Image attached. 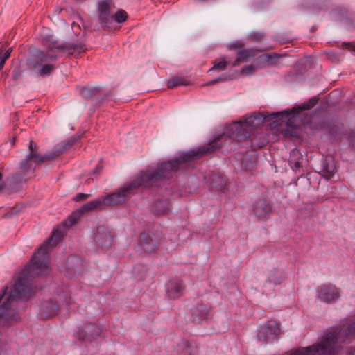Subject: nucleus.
Listing matches in <instances>:
<instances>
[{
	"label": "nucleus",
	"instance_id": "nucleus-17",
	"mask_svg": "<svg viewBox=\"0 0 355 355\" xmlns=\"http://www.w3.org/2000/svg\"><path fill=\"white\" fill-rule=\"evenodd\" d=\"M209 310L205 305L198 304L192 310L193 322L200 323L208 318Z\"/></svg>",
	"mask_w": 355,
	"mask_h": 355
},
{
	"label": "nucleus",
	"instance_id": "nucleus-23",
	"mask_svg": "<svg viewBox=\"0 0 355 355\" xmlns=\"http://www.w3.org/2000/svg\"><path fill=\"white\" fill-rule=\"evenodd\" d=\"M336 173V167L334 162L328 163L326 166H324L322 170V176L327 180L331 179Z\"/></svg>",
	"mask_w": 355,
	"mask_h": 355
},
{
	"label": "nucleus",
	"instance_id": "nucleus-40",
	"mask_svg": "<svg viewBox=\"0 0 355 355\" xmlns=\"http://www.w3.org/2000/svg\"><path fill=\"white\" fill-rule=\"evenodd\" d=\"M272 56L278 57V55H276V54H273V55H272Z\"/></svg>",
	"mask_w": 355,
	"mask_h": 355
},
{
	"label": "nucleus",
	"instance_id": "nucleus-36",
	"mask_svg": "<svg viewBox=\"0 0 355 355\" xmlns=\"http://www.w3.org/2000/svg\"><path fill=\"white\" fill-rule=\"evenodd\" d=\"M216 81V80H212V81H211V82L208 83L207 85H210V84H211V83H215Z\"/></svg>",
	"mask_w": 355,
	"mask_h": 355
},
{
	"label": "nucleus",
	"instance_id": "nucleus-12",
	"mask_svg": "<svg viewBox=\"0 0 355 355\" xmlns=\"http://www.w3.org/2000/svg\"><path fill=\"white\" fill-rule=\"evenodd\" d=\"M139 240L141 247L146 252L150 253L157 250L159 245L158 238L151 232L141 234Z\"/></svg>",
	"mask_w": 355,
	"mask_h": 355
},
{
	"label": "nucleus",
	"instance_id": "nucleus-27",
	"mask_svg": "<svg viewBox=\"0 0 355 355\" xmlns=\"http://www.w3.org/2000/svg\"><path fill=\"white\" fill-rule=\"evenodd\" d=\"M12 48H8L4 53L0 51V71L3 69L6 60L10 57Z\"/></svg>",
	"mask_w": 355,
	"mask_h": 355
},
{
	"label": "nucleus",
	"instance_id": "nucleus-6",
	"mask_svg": "<svg viewBox=\"0 0 355 355\" xmlns=\"http://www.w3.org/2000/svg\"><path fill=\"white\" fill-rule=\"evenodd\" d=\"M318 98L315 96L311 98L308 101L302 103L297 107L293 108L291 112L285 110L281 112H275L271 114L274 119H277L280 126L285 125L294 130L297 127V122L300 119L301 111L311 109L318 102Z\"/></svg>",
	"mask_w": 355,
	"mask_h": 355
},
{
	"label": "nucleus",
	"instance_id": "nucleus-28",
	"mask_svg": "<svg viewBox=\"0 0 355 355\" xmlns=\"http://www.w3.org/2000/svg\"><path fill=\"white\" fill-rule=\"evenodd\" d=\"M127 17L126 12L123 10H120L112 16V19L117 23H123L126 20Z\"/></svg>",
	"mask_w": 355,
	"mask_h": 355
},
{
	"label": "nucleus",
	"instance_id": "nucleus-39",
	"mask_svg": "<svg viewBox=\"0 0 355 355\" xmlns=\"http://www.w3.org/2000/svg\"><path fill=\"white\" fill-rule=\"evenodd\" d=\"M2 179V174L0 173V181Z\"/></svg>",
	"mask_w": 355,
	"mask_h": 355
},
{
	"label": "nucleus",
	"instance_id": "nucleus-26",
	"mask_svg": "<svg viewBox=\"0 0 355 355\" xmlns=\"http://www.w3.org/2000/svg\"><path fill=\"white\" fill-rule=\"evenodd\" d=\"M228 64L229 63L225 59L216 60L214 62L212 68L209 69V71L214 70L223 71L226 69Z\"/></svg>",
	"mask_w": 355,
	"mask_h": 355
},
{
	"label": "nucleus",
	"instance_id": "nucleus-14",
	"mask_svg": "<svg viewBox=\"0 0 355 355\" xmlns=\"http://www.w3.org/2000/svg\"><path fill=\"white\" fill-rule=\"evenodd\" d=\"M58 302L54 304L53 302L45 304L42 306V309L49 310V313L46 317H51L57 313L58 309L63 305H69L71 303V298L65 293L58 294Z\"/></svg>",
	"mask_w": 355,
	"mask_h": 355
},
{
	"label": "nucleus",
	"instance_id": "nucleus-1",
	"mask_svg": "<svg viewBox=\"0 0 355 355\" xmlns=\"http://www.w3.org/2000/svg\"><path fill=\"white\" fill-rule=\"evenodd\" d=\"M103 205H105L103 198L84 204L53 230L49 239L33 255L30 264L26 266L20 272L9 296L1 306L0 318L4 317L14 300H27L35 293V289L32 288L31 284L32 278L45 275L50 270L49 249L55 246L60 241L66 233V230L76 223L81 214L88 211L101 209Z\"/></svg>",
	"mask_w": 355,
	"mask_h": 355
},
{
	"label": "nucleus",
	"instance_id": "nucleus-41",
	"mask_svg": "<svg viewBox=\"0 0 355 355\" xmlns=\"http://www.w3.org/2000/svg\"><path fill=\"white\" fill-rule=\"evenodd\" d=\"M143 270H146V268L144 266L142 267Z\"/></svg>",
	"mask_w": 355,
	"mask_h": 355
},
{
	"label": "nucleus",
	"instance_id": "nucleus-30",
	"mask_svg": "<svg viewBox=\"0 0 355 355\" xmlns=\"http://www.w3.org/2000/svg\"><path fill=\"white\" fill-rule=\"evenodd\" d=\"M254 71H255L254 65L251 64V65L245 66V67H243L242 69L241 70V73L249 75V74H251Z\"/></svg>",
	"mask_w": 355,
	"mask_h": 355
},
{
	"label": "nucleus",
	"instance_id": "nucleus-31",
	"mask_svg": "<svg viewBox=\"0 0 355 355\" xmlns=\"http://www.w3.org/2000/svg\"><path fill=\"white\" fill-rule=\"evenodd\" d=\"M250 37L253 40H261L263 37V34L261 32H253Z\"/></svg>",
	"mask_w": 355,
	"mask_h": 355
},
{
	"label": "nucleus",
	"instance_id": "nucleus-24",
	"mask_svg": "<svg viewBox=\"0 0 355 355\" xmlns=\"http://www.w3.org/2000/svg\"><path fill=\"white\" fill-rule=\"evenodd\" d=\"M189 84V81L178 76L173 77L167 81V87L172 88L179 85H187Z\"/></svg>",
	"mask_w": 355,
	"mask_h": 355
},
{
	"label": "nucleus",
	"instance_id": "nucleus-25",
	"mask_svg": "<svg viewBox=\"0 0 355 355\" xmlns=\"http://www.w3.org/2000/svg\"><path fill=\"white\" fill-rule=\"evenodd\" d=\"M282 280V272L280 270H275L268 275V281L274 285L279 284Z\"/></svg>",
	"mask_w": 355,
	"mask_h": 355
},
{
	"label": "nucleus",
	"instance_id": "nucleus-15",
	"mask_svg": "<svg viewBox=\"0 0 355 355\" xmlns=\"http://www.w3.org/2000/svg\"><path fill=\"white\" fill-rule=\"evenodd\" d=\"M94 241L101 248H107L111 245L112 236L110 232L105 227H99L94 236Z\"/></svg>",
	"mask_w": 355,
	"mask_h": 355
},
{
	"label": "nucleus",
	"instance_id": "nucleus-8",
	"mask_svg": "<svg viewBox=\"0 0 355 355\" xmlns=\"http://www.w3.org/2000/svg\"><path fill=\"white\" fill-rule=\"evenodd\" d=\"M28 147L30 152L26 158L22 160L21 162V168L24 171L32 170L34 168V166H33V164L35 165L40 164L43 163L45 160L53 158V156L51 155H40L35 150V146H33V142L31 141L29 142Z\"/></svg>",
	"mask_w": 355,
	"mask_h": 355
},
{
	"label": "nucleus",
	"instance_id": "nucleus-5",
	"mask_svg": "<svg viewBox=\"0 0 355 355\" xmlns=\"http://www.w3.org/2000/svg\"><path fill=\"white\" fill-rule=\"evenodd\" d=\"M85 51V47L80 42L65 43L59 44L56 42H52L46 51H39L35 53L36 62L30 63L33 70L37 71L40 76H46L53 69V64H41L38 62H49L56 59L60 54L77 55Z\"/></svg>",
	"mask_w": 355,
	"mask_h": 355
},
{
	"label": "nucleus",
	"instance_id": "nucleus-13",
	"mask_svg": "<svg viewBox=\"0 0 355 355\" xmlns=\"http://www.w3.org/2000/svg\"><path fill=\"white\" fill-rule=\"evenodd\" d=\"M112 4V0H101L98 3V12L101 23L105 26H108L112 20V16L110 10Z\"/></svg>",
	"mask_w": 355,
	"mask_h": 355
},
{
	"label": "nucleus",
	"instance_id": "nucleus-22",
	"mask_svg": "<svg viewBox=\"0 0 355 355\" xmlns=\"http://www.w3.org/2000/svg\"><path fill=\"white\" fill-rule=\"evenodd\" d=\"M226 184L225 179L218 174L213 173L210 177V186L212 190L222 191Z\"/></svg>",
	"mask_w": 355,
	"mask_h": 355
},
{
	"label": "nucleus",
	"instance_id": "nucleus-33",
	"mask_svg": "<svg viewBox=\"0 0 355 355\" xmlns=\"http://www.w3.org/2000/svg\"><path fill=\"white\" fill-rule=\"evenodd\" d=\"M20 76H21V71H20L19 69L15 68L12 71L13 79L17 80V78H19Z\"/></svg>",
	"mask_w": 355,
	"mask_h": 355
},
{
	"label": "nucleus",
	"instance_id": "nucleus-9",
	"mask_svg": "<svg viewBox=\"0 0 355 355\" xmlns=\"http://www.w3.org/2000/svg\"><path fill=\"white\" fill-rule=\"evenodd\" d=\"M316 297L322 302L331 303L340 298L338 289L331 284H324L316 291Z\"/></svg>",
	"mask_w": 355,
	"mask_h": 355
},
{
	"label": "nucleus",
	"instance_id": "nucleus-18",
	"mask_svg": "<svg viewBox=\"0 0 355 355\" xmlns=\"http://www.w3.org/2000/svg\"><path fill=\"white\" fill-rule=\"evenodd\" d=\"M252 211L257 216L263 218L271 211V206L265 200H259L254 205Z\"/></svg>",
	"mask_w": 355,
	"mask_h": 355
},
{
	"label": "nucleus",
	"instance_id": "nucleus-35",
	"mask_svg": "<svg viewBox=\"0 0 355 355\" xmlns=\"http://www.w3.org/2000/svg\"><path fill=\"white\" fill-rule=\"evenodd\" d=\"M345 353L349 355H355V352H354L353 351L351 350H347Z\"/></svg>",
	"mask_w": 355,
	"mask_h": 355
},
{
	"label": "nucleus",
	"instance_id": "nucleus-16",
	"mask_svg": "<svg viewBox=\"0 0 355 355\" xmlns=\"http://www.w3.org/2000/svg\"><path fill=\"white\" fill-rule=\"evenodd\" d=\"M184 286L181 281L170 280L166 285V295L170 299H176L181 296Z\"/></svg>",
	"mask_w": 355,
	"mask_h": 355
},
{
	"label": "nucleus",
	"instance_id": "nucleus-2",
	"mask_svg": "<svg viewBox=\"0 0 355 355\" xmlns=\"http://www.w3.org/2000/svg\"><path fill=\"white\" fill-rule=\"evenodd\" d=\"M184 165V159L179 155L172 161L162 163L154 171L148 173L141 171L135 180L125 183L120 190L103 197L104 204L111 206L121 204L125 202L128 194L139 187H159L164 179L168 178L172 172L177 171Z\"/></svg>",
	"mask_w": 355,
	"mask_h": 355
},
{
	"label": "nucleus",
	"instance_id": "nucleus-32",
	"mask_svg": "<svg viewBox=\"0 0 355 355\" xmlns=\"http://www.w3.org/2000/svg\"><path fill=\"white\" fill-rule=\"evenodd\" d=\"M87 197V194L80 193L76 194V196L74 197L73 200L75 201H80V200L85 199Z\"/></svg>",
	"mask_w": 355,
	"mask_h": 355
},
{
	"label": "nucleus",
	"instance_id": "nucleus-4",
	"mask_svg": "<svg viewBox=\"0 0 355 355\" xmlns=\"http://www.w3.org/2000/svg\"><path fill=\"white\" fill-rule=\"evenodd\" d=\"M355 336V315L349 317L340 329L324 334L316 343L306 347H300L291 350L290 355H336L340 347V342H345Z\"/></svg>",
	"mask_w": 355,
	"mask_h": 355
},
{
	"label": "nucleus",
	"instance_id": "nucleus-7",
	"mask_svg": "<svg viewBox=\"0 0 355 355\" xmlns=\"http://www.w3.org/2000/svg\"><path fill=\"white\" fill-rule=\"evenodd\" d=\"M281 334V323L275 320H267L257 329L256 340L261 345L271 344L277 340Z\"/></svg>",
	"mask_w": 355,
	"mask_h": 355
},
{
	"label": "nucleus",
	"instance_id": "nucleus-10",
	"mask_svg": "<svg viewBox=\"0 0 355 355\" xmlns=\"http://www.w3.org/2000/svg\"><path fill=\"white\" fill-rule=\"evenodd\" d=\"M101 329L95 324H87L82 326L76 333L75 336L83 341H92L101 334Z\"/></svg>",
	"mask_w": 355,
	"mask_h": 355
},
{
	"label": "nucleus",
	"instance_id": "nucleus-11",
	"mask_svg": "<svg viewBox=\"0 0 355 355\" xmlns=\"http://www.w3.org/2000/svg\"><path fill=\"white\" fill-rule=\"evenodd\" d=\"M82 266L83 260L76 256H70L67 260L66 266L60 267V270L68 277L71 278L81 271Z\"/></svg>",
	"mask_w": 355,
	"mask_h": 355
},
{
	"label": "nucleus",
	"instance_id": "nucleus-3",
	"mask_svg": "<svg viewBox=\"0 0 355 355\" xmlns=\"http://www.w3.org/2000/svg\"><path fill=\"white\" fill-rule=\"evenodd\" d=\"M264 116L261 114L246 116L243 121H236L228 124L225 127L222 134L217 135L207 145L199 147L180 153V158L184 159L185 163L200 158L207 153L215 151L220 147L218 142L224 138L232 139L238 141L244 140L250 136L252 129L257 128L264 121Z\"/></svg>",
	"mask_w": 355,
	"mask_h": 355
},
{
	"label": "nucleus",
	"instance_id": "nucleus-37",
	"mask_svg": "<svg viewBox=\"0 0 355 355\" xmlns=\"http://www.w3.org/2000/svg\"><path fill=\"white\" fill-rule=\"evenodd\" d=\"M3 189V185L0 184V191H1Z\"/></svg>",
	"mask_w": 355,
	"mask_h": 355
},
{
	"label": "nucleus",
	"instance_id": "nucleus-21",
	"mask_svg": "<svg viewBox=\"0 0 355 355\" xmlns=\"http://www.w3.org/2000/svg\"><path fill=\"white\" fill-rule=\"evenodd\" d=\"M256 51L253 49H243L238 52L236 59L233 63V67L238 65L240 62H248L250 58L256 55Z\"/></svg>",
	"mask_w": 355,
	"mask_h": 355
},
{
	"label": "nucleus",
	"instance_id": "nucleus-19",
	"mask_svg": "<svg viewBox=\"0 0 355 355\" xmlns=\"http://www.w3.org/2000/svg\"><path fill=\"white\" fill-rule=\"evenodd\" d=\"M197 352L196 346L189 341L182 343L177 348L178 355H196Z\"/></svg>",
	"mask_w": 355,
	"mask_h": 355
},
{
	"label": "nucleus",
	"instance_id": "nucleus-34",
	"mask_svg": "<svg viewBox=\"0 0 355 355\" xmlns=\"http://www.w3.org/2000/svg\"><path fill=\"white\" fill-rule=\"evenodd\" d=\"M271 56L272 55H270L268 56L261 55L259 58V60H260L261 61H266L268 60V58H270Z\"/></svg>",
	"mask_w": 355,
	"mask_h": 355
},
{
	"label": "nucleus",
	"instance_id": "nucleus-38",
	"mask_svg": "<svg viewBox=\"0 0 355 355\" xmlns=\"http://www.w3.org/2000/svg\"><path fill=\"white\" fill-rule=\"evenodd\" d=\"M14 320L17 321L18 320V317L17 316H15L14 318H13Z\"/></svg>",
	"mask_w": 355,
	"mask_h": 355
},
{
	"label": "nucleus",
	"instance_id": "nucleus-29",
	"mask_svg": "<svg viewBox=\"0 0 355 355\" xmlns=\"http://www.w3.org/2000/svg\"><path fill=\"white\" fill-rule=\"evenodd\" d=\"M96 92V89L94 88L89 89V88H84L81 91V95L85 98H91L94 95V93Z\"/></svg>",
	"mask_w": 355,
	"mask_h": 355
},
{
	"label": "nucleus",
	"instance_id": "nucleus-20",
	"mask_svg": "<svg viewBox=\"0 0 355 355\" xmlns=\"http://www.w3.org/2000/svg\"><path fill=\"white\" fill-rule=\"evenodd\" d=\"M170 202L168 200H158L153 206V213L156 216H163L170 211Z\"/></svg>",
	"mask_w": 355,
	"mask_h": 355
}]
</instances>
